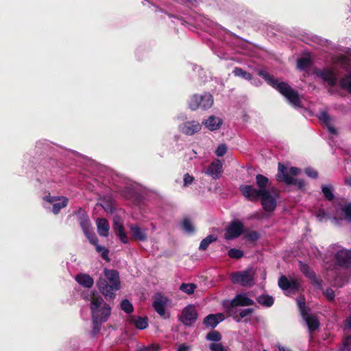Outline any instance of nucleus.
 Listing matches in <instances>:
<instances>
[{
  "label": "nucleus",
  "instance_id": "f257e3e1",
  "mask_svg": "<svg viewBox=\"0 0 351 351\" xmlns=\"http://www.w3.org/2000/svg\"><path fill=\"white\" fill-rule=\"evenodd\" d=\"M258 75L283 95L291 105L294 107L301 106L302 101L298 91L293 89L289 84L285 82H279L278 79L264 70L258 71Z\"/></svg>",
  "mask_w": 351,
  "mask_h": 351
},
{
  "label": "nucleus",
  "instance_id": "f03ea898",
  "mask_svg": "<svg viewBox=\"0 0 351 351\" xmlns=\"http://www.w3.org/2000/svg\"><path fill=\"white\" fill-rule=\"evenodd\" d=\"M104 274L105 278H100L97 282V286L106 298H113L114 291L121 288L119 272L114 269H105Z\"/></svg>",
  "mask_w": 351,
  "mask_h": 351
},
{
  "label": "nucleus",
  "instance_id": "7ed1b4c3",
  "mask_svg": "<svg viewBox=\"0 0 351 351\" xmlns=\"http://www.w3.org/2000/svg\"><path fill=\"white\" fill-rule=\"evenodd\" d=\"M300 172V169L298 167H292L288 170L285 165L279 162L278 173L276 176V180L280 182H284L287 186H295L298 189H302L305 186L304 180L293 178Z\"/></svg>",
  "mask_w": 351,
  "mask_h": 351
},
{
  "label": "nucleus",
  "instance_id": "20e7f679",
  "mask_svg": "<svg viewBox=\"0 0 351 351\" xmlns=\"http://www.w3.org/2000/svg\"><path fill=\"white\" fill-rule=\"evenodd\" d=\"M90 308L93 321L99 320L100 322H105L110 315V306L104 302L101 297L93 298Z\"/></svg>",
  "mask_w": 351,
  "mask_h": 351
},
{
  "label": "nucleus",
  "instance_id": "39448f33",
  "mask_svg": "<svg viewBox=\"0 0 351 351\" xmlns=\"http://www.w3.org/2000/svg\"><path fill=\"white\" fill-rule=\"evenodd\" d=\"M172 306V300L160 293H155V312L163 319H169Z\"/></svg>",
  "mask_w": 351,
  "mask_h": 351
},
{
  "label": "nucleus",
  "instance_id": "423d86ee",
  "mask_svg": "<svg viewBox=\"0 0 351 351\" xmlns=\"http://www.w3.org/2000/svg\"><path fill=\"white\" fill-rule=\"evenodd\" d=\"M213 104V97L210 93L204 95H193L189 101V107L191 110H196L199 108L203 110L210 108Z\"/></svg>",
  "mask_w": 351,
  "mask_h": 351
},
{
  "label": "nucleus",
  "instance_id": "0eeeda50",
  "mask_svg": "<svg viewBox=\"0 0 351 351\" xmlns=\"http://www.w3.org/2000/svg\"><path fill=\"white\" fill-rule=\"evenodd\" d=\"M233 284H241L243 287H252L254 285V274L249 270L235 271L230 274Z\"/></svg>",
  "mask_w": 351,
  "mask_h": 351
},
{
  "label": "nucleus",
  "instance_id": "6e6552de",
  "mask_svg": "<svg viewBox=\"0 0 351 351\" xmlns=\"http://www.w3.org/2000/svg\"><path fill=\"white\" fill-rule=\"evenodd\" d=\"M243 232V223L241 221L235 219L232 221L227 227L224 237L228 241L232 240L239 237Z\"/></svg>",
  "mask_w": 351,
  "mask_h": 351
},
{
  "label": "nucleus",
  "instance_id": "1a4fd4ad",
  "mask_svg": "<svg viewBox=\"0 0 351 351\" xmlns=\"http://www.w3.org/2000/svg\"><path fill=\"white\" fill-rule=\"evenodd\" d=\"M239 191L241 195L248 201L252 202H257L263 191L255 188L252 185L242 184L239 186Z\"/></svg>",
  "mask_w": 351,
  "mask_h": 351
},
{
  "label": "nucleus",
  "instance_id": "9d476101",
  "mask_svg": "<svg viewBox=\"0 0 351 351\" xmlns=\"http://www.w3.org/2000/svg\"><path fill=\"white\" fill-rule=\"evenodd\" d=\"M335 264L342 268H350L351 267V250L341 249L338 250L334 256Z\"/></svg>",
  "mask_w": 351,
  "mask_h": 351
},
{
  "label": "nucleus",
  "instance_id": "9b49d317",
  "mask_svg": "<svg viewBox=\"0 0 351 351\" xmlns=\"http://www.w3.org/2000/svg\"><path fill=\"white\" fill-rule=\"evenodd\" d=\"M299 267L302 273L308 278L311 284L316 286L319 289H322V280L318 278L315 272L305 263L299 261Z\"/></svg>",
  "mask_w": 351,
  "mask_h": 351
},
{
  "label": "nucleus",
  "instance_id": "f8f14e48",
  "mask_svg": "<svg viewBox=\"0 0 351 351\" xmlns=\"http://www.w3.org/2000/svg\"><path fill=\"white\" fill-rule=\"evenodd\" d=\"M197 313L193 305L186 306L182 312L180 320L187 326H192L197 320Z\"/></svg>",
  "mask_w": 351,
  "mask_h": 351
},
{
  "label": "nucleus",
  "instance_id": "ddd939ff",
  "mask_svg": "<svg viewBox=\"0 0 351 351\" xmlns=\"http://www.w3.org/2000/svg\"><path fill=\"white\" fill-rule=\"evenodd\" d=\"M43 199L53 205V213L56 215L66 207L68 203V199L65 197L46 195Z\"/></svg>",
  "mask_w": 351,
  "mask_h": 351
},
{
  "label": "nucleus",
  "instance_id": "4468645a",
  "mask_svg": "<svg viewBox=\"0 0 351 351\" xmlns=\"http://www.w3.org/2000/svg\"><path fill=\"white\" fill-rule=\"evenodd\" d=\"M223 172V164L219 159L214 160L206 168L205 173L211 176L213 179H219Z\"/></svg>",
  "mask_w": 351,
  "mask_h": 351
},
{
  "label": "nucleus",
  "instance_id": "2eb2a0df",
  "mask_svg": "<svg viewBox=\"0 0 351 351\" xmlns=\"http://www.w3.org/2000/svg\"><path fill=\"white\" fill-rule=\"evenodd\" d=\"M261 202L263 208L267 212H273L276 208V200L269 191L263 193Z\"/></svg>",
  "mask_w": 351,
  "mask_h": 351
},
{
  "label": "nucleus",
  "instance_id": "dca6fc26",
  "mask_svg": "<svg viewBox=\"0 0 351 351\" xmlns=\"http://www.w3.org/2000/svg\"><path fill=\"white\" fill-rule=\"evenodd\" d=\"M180 129L183 134L191 136L200 131L202 125L197 121H189L183 123Z\"/></svg>",
  "mask_w": 351,
  "mask_h": 351
},
{
  "label": "nucleus",
  "instance_id": "f3484780",
  "mask_svg": "<svg viewBox=\"0 0 351 351\" xmlns=\"http://www.w3.org/2000/svg\"><path fill=\"white\" fill-rule=\"evenodd\" d=\"M316 75L323 81L327 82L330 86H335L337 84V78L332 70L324 69L316 72Z\"/></svg>",
  "mask_w": 351,
  "mask_h": 351
},
{
  "label": "nucleus",
  "instance_id": "a211bd4d",
  "mask_svg": "<svg viewBox=\"0 0 351 351\" xmlns=\"http://www.w3.org/2000/svg\"><path fill=\"white\" fill-rule=\"evenodd\" d=\"M113 229L116 235L119 238L121 241L123 243H128V236L124 231L122 222L119 217H116L113 221Z\"/></svg>",
  "mask_w": 351,
  "mask_h": 351
},
{
  "label": "nucleus",
  "instance_id": "6ab92c4d",
  "mask_svg": "<svg viewBox=\"0 0 351 351\" xmlns=\"http://www.w3.org/2000/svg\"><path fill=\"white\" fill-rule=\"evenodd\" d=\"M223 319L224 316L221 313L210 314L204 317L203 323L207 328H214Z\"/></svg>",
  "mask_w": 351,
  "mask_h": 351
},
{
  "label": "nucleus",
  "instance_id": "aec40b11",
  "mask_svg": "<svg viewBox=\"0 0 351 351\" xmlns=\"http://www.w3.org/2000/svg\"><path fill=\"white\" fill-rule=\"evenodd\" d=\"M231 301L232 306H247L254 304V300L244 294H237Z\"/></svg>",
  "mask_w": 351,
  "mask_h": 351
},
{
  "label": "nucleus",
  "instance_id": "412c9836",
  "mask_svg": "<svg viewBox=\"0 0 351 351\" xmlns=\"http://www.w3.org/2000/svg\"><path fill=\"white\" fill-rule=\"evenodd\" d=\"M202 123L208 128L210 131H215L220 128L223 123L221 119L217 117L214 115L210 116L208 119L202 122Z\"/></svg>",
  "mask_w": 351,
  "mask_h": 351
},
{
  "label": "nucleus",
  "instance_id": "4be33fe9",
  "mask_svg": "<svg viewBox=\"0 0 351 351\" xmlns=\"http://www.w3.org/2000/svg\"><path fill=\"white\" fill-rule=\"evenodd\" d=\"M77 282L85 288H90L94 284V280L88 274H79L75 278Z\"/></svg>",
  "mask_w": 351,
  "mask_h": 351
},
{
  "label": "nucleus",
  "instance_id": "5701e85b",
  "mask_svg": "<svg viewBox=\"0 0 351 351\" xmlns=\"http://www.w3.org/2000/svg\"><path fill=\"white\" fill-rule=\"evenodd\" d=\"M96 223L98 234L101 237H107L110 230L108 220L104 218H98Z\"/></svg>",
  "mask_w": 351,
  "mask_h": 351
},
{
  "label": "nucleus",
  "instance_id": "b1692460",
  "mask_svg": "<svg viewBox=\"0 0 351 351\" xmlns=\"http://www.w3.org/2000/svg\"><path fill=\"white\" fill-rule=\"evenodd\" d=\"M130 232L135 239L145 241L147 239V233L146 229L141 228L135 225L130 227Z\"/></svg>",
  "mask_w": 351,
  "mask_h": 351
},
{
  "label": "nucleus",
  "instance_id": "393cba45",
  "mask_svg": "<svg viewBox=\"0 0 351 351\" xmlns=\"http://www.w3.org/2000/svg\"><path fill=\"white\" fill-rule=\"evenodd\" d=\"M128 322L130 324H133L136 328L143 330L147 327V319L144 317L138 316H131L128 319Z\"/></svg>",
  "mask_w": 351,
  "mask_h": 351
},
{
  "label": "nucleus",
  "instance_id": "a878e982",
  "mask_svg": "<svg viewBox=\"0 0 351 351\" xmlns=\"http://www.w3.org/2000/svg\"><path fill=\"white\" fill-rule=\"evenodd\" d=\"M320 121H322L327 127L328 130L331 133L335 134L337 131L334 127L331 125V117L326 112H322L319 117Z\"/></svg>",
  "mask_w": 351,
  "mask_h": 351
},
{
  "label": "nucleus",
  "instance_id": "bb28decb",
  "mask_svg": "<svg viewBox=\"0 0 351 351\" xmlns=\"http://www.w3.org/2000/svg\"><path fill=\"white\" fill-rule=\"evenodd\" d=\"M339 86L351 94V68L348 73L340 80Z\"/></svg>",
  "mask_w": 351,
  "mask_h": 351
},
{
  "label": "nucleus",
  "instance_id": "cd10ccee",
  "mask_svg": "<svg viewBox=\"0 0 351 351\" xmlns=\"http://www.w3.org/2000/svg\"><path fill=\"white\" fill-rule=\"evenodd\" d=\"M304 320L306 322L310 332H314L319 327V322L317 317L315 315H309L306 317Z\"/></svg>",
  "mask_w": 351,
  "mask_h": 351
},
{
  "label": "nucleus",
  "instance_id": "c85d7f7f",
  "mask_svg": "<svg viewBox=\"0 0 351 351\" xmlns=\"http://www.w3.org/2000/svg\"><path fill=\"white\" fill-rule=\"evenodd\" d=\"M256 183L258 189L262 190L263 193L269 191L267 189L269 183V179L266 176L261 174H257L256 176Z\"/></svg>",
  "mask_w": 351,
  "mask_h": 351
},
{
  "label": "nucleus",
  "instance_id": "c756f323",
  "mask_svg": "<svg viewBox=\"0 0 351 351\" xmlns=\"http://www.w3.org/2000/svg\"><path fill=\"white\" fill-rule=\"evenodd\" d=\"M256 301L261 305L265 307H271L274 303L273 297L267 294H262L258 296L256 298Z\"/></svg>",
  "mask_w": 351,
  "mask_h": 351
},
{
  "label": "nucleus",
  "instance_id": "7c9ffc66",
  "mask_svg": "<svg viewBox=\"0 0 351 351\" xmlns=\"http://www.w3.org/2000/svg\"><path fill=\"white\" fill-rule=\"evenodd\" d=\"M217 237L213 234L208 235L206 238H204L200 242V244L199 246V250L201 251H205L208 248L209 245L211 243L217 241Z\"/></svg>",
  "mask_w": 351,
  "mask_h": 351
},
{
  "label": "nucleus",
  "instance_id": "2f4dec72",
  "mask_svg": "<svg viewBox=\"0 0 351 351\" xmlns=\"http://www.w3.org/2000/svg\"><path fill=\"white\" fill-rule=\"evenodd\" d=\"M312 64V61L310 58L302 57L297 60V66L300 70H305L309 67Z\"/></svg>",
  "mask_w": 351,
  "mask_h": 351
},
{
  "label": "nucleus",
  "instance_id": "473e14b6",
  "mask_svg": "<svg viewBox=\"0 0 351 351\" xmlns=\"http://www.w3.org/2000/svg\"><path fill=\"white\" fill-rule=\"evenodd\" d=\"M232 73L235 76L241 77L247 80H251L252 79V75L250 73L243 70L240 67H235Z\"/></svg>",
  "mask_w": 351,
  "mask_h": 351
},
{
  "label": "nucleus",
  "instance_id": "72a5a7b5",
  "mask_svg": "<svg viewBox=\"0 0 351 351\" xmlns=\"http://www.w3.org/2000/svg\"><path fill=\"white\" fill-rule=\"evenodd\" d=\"M196 289L197 285L194 283H182L180 286V290L188 295L193 293Z\"/></svg>",
  "mask_w": 351,
  "mask_h": 351
},
{
  "label": "nucleus",
  "instance_id": "f704fd0d",
  "mask_svg": "<svg viewBox=\"0 0 351 351\" xmlns=\"http://www.w3.org/2000/svg\"><path fill=\"white\" fill-rule=\"evenodd\" d=\"M245 239L250 242H256L260 238V234L257 231L255 230H245Z\"/></svg>",
  "mask_w": 351,
  "mask_h": 351
},
{
  "label": "nucleus",
  "instance_id": "c9c22d12",
  "mask_svg": "<svg viewBox=\"0 0 351 351\" xmlns=\"http://www.w3.org/2000/svg\"><path fill=\"white\" fill-rule=\"evenodd\" d=\"M182 228L189 234L193 233L195 232V227L193 226L191 221L188 217L183 219L182 223Z\"/></svg>",
  "mask_w": 351,
  "mask_h": 351
},
{
  "label": "nucleus",
  "instance_id": "e433bc0d",
  "mask_svg": "<svg viewBox=\"0 0 351 351\" xmlns=\"http://www.w3.org/2000/svg\"><path fill=\"white\" fill-rule=\"evenodd\" d=\"M254 311V309L251 308L243 309L239 313V315H236L234 317V320L237 322H240L241 319L252 315Z\"/></svg>",
  "mask_w": 351,
  "mask_h": 351
},
{
  "label": "nucleus",
  "instance_id": "4c0bfd02",
  "mask_svg": "<svg viewBox=\"0 0 351 351\" xmlns=\"http://www.w3.org/2000/svg\"><path fill=\"white\" fill-rule=\"evenodd\" d=\"M322 191L324 197L326 199H328L329 201H332L334 199L335 196L332 193V186H322Z\"/></svg>",
  "mask_w": 351,
  "mask_h": 351
},
{
  "label": "nucleus",
  "instance_id": "58836bf2",
  "mask_svg": "<svg viewBox=\"0 0 351 351\" xmlns=\"http://www.w3.org/2000/svg\"><path fill=\"white\" fill-rule=\"evenodd\" d=\"M222 337L221 333L217 330H212L207 333L206 339L215 342L221 341Z\"/></svg>",
  "mask_w": 351,
  "mask_h": 351
},
{
  "label": "nucleus",
  "instance_id": "ea45409f",
  "mask_svg": "<svg viewBox=\"0 0 351 351\" xmlns=\"http://www.w3.org/2000/svg\"><path fill=\"white\" fill-rule=\"evenodd\" d=\"M278 284L282 290H289L290 289V280L285 276L280 277Z\"/></svg>",
  "mask_w": 351,
  "mask_h": 351
},
{
  "label": "nucleus",
  "instance_id": "a19ab883",
  "mask_svg": "<svg viewBox=\"0 0 351 351\" xmlns=\"http://www.w3.org/2000/svg\"><path fill=\"white\" fill-rule=\"evenodd\" d=\"M228 255L231 258L240 259L243 256L244 253L241 250L231 248L230 250H228Z\"/></svg>",
  "mask_w": 351,
  "mask_h": 351
},
{
  "label": "nucleus",
  "instance_id": "79ce46f5",
  "mask_svg": "<svg viewBox=\"0 0 351 351\" xmlns=\"http://www.w3.org/2000/svg\"><path fill=\"white\" fill-rule=\"evenodd\" d=\"M95 249H96V251L101 254V257L104 260H106L107 261H110V258L108 256L109 250L106 247L101 246L99 245H96Z\"/></svg>",
  "mask_w": 351,
  "mask_h": 351
},
{
  "label": "nucleus",
  "instance_id": "37998d69",
  "mask_svg": "<svg viewBox=\"0 0 351 351\" xmlns=\"http://www.w3.org/2000/svg\"><path fill=\"white\" fill-rule=\"evenodd\" d=\"M121 308L127 313H130L133 311V306L132 303L127 299H125L121 302Z\"/></svg>",
  "mask_w": 351,
  "mask_h": 351
},
{
  "label": "nucleus",
  "instance_id": "c03bdc74",
  "mask_svg": "<svg viewBox=\"0 0 351 351\" xmlns=\"http://www.w3.org/2000/svg\"><path fill=\"white\" fill-rule=\"evenodd\" d=\"M337 62L341 66L342 68L347 70L350 65V59L344 55H341L337 58Z\"/></svg>",
  "mask_w": 351,
  "mask_h": 351
},
{
  "label": "nucleus",
  "instance_id": "a18cd8bd",
  "mask_svg": "<svg viewBox=\"0 0 351 351\" xmlns=\"http://www.w3.org/2000/svg\"><path fill=\"white\" fill-rule=\"evenodd\" d=\"M227 150L228 147L226 144H219L215 150V154L219 157H222L226 154Z\"/></svg>",
  "mask_w": 351,
  "mask_h": 351
},
{
  "label": "nucleus",
  "instance_id": "49530a36",
  "mask_svg": "<svg viewBox=\"0 0 351 351\" xmlns=\"http://www.w3.org/2000/svg\"><path fill=\"white\" fill-rule=\"evenodd\" d=\"M341 210L344 214L345 219L351 221V202L342 207Z\"/></svg>",
  "mask_w": 351,
  "mask_h": 351
},
{
  "label": "nucleus",
  "instance_id": "de8ad7c7",
  "mask_svg": "<svg viewBox=\"0 0 351 351\" xmlns=\"http://www.w3.org/2000/svg\"><path fill=\"white\" fill-rule=\"evenodd\" d=\"M323 295L327 298L329 302H332L335 300V291L331 288H327L323 291Z\"/></svg>",
  "mask_w": 351,
  "mask_h": 351
},
{
  "label": "nucleus",
  "instance_id": "09e8293b",
  "mask_svg": "<svg viewBox=\"0 0 351 351\" xmlns=\"http://www.w3.org/2000/svg\"><path fill=\"white\" fill-rule=\"evenodd\" d=\"M84 234L86 235V238L89 240L90 243L95 245V246L96 245H98L97 238L93 232L89 230L88 232H84Z\"/></svg>",
  "mask_w": 351,
  "mask_h": 351
},
{
  "label": "nucleus",
  "instance_id": "8fccbe9b",
  "mask_svg": "<svg viewBox=\"0 0 351 351\" xmlns=\"http://www.w3.org/2000/svg\"><path fill=\"white\" fill-rule=\"evenodd\" d=\"M101 323L102 322H100V321H99V320H95V321L93 320V330L91 331V334H92L93 337H95L97 335V333L99 332Z\"/></svg>",
  "mask_w": 351,
  "mask_h": 351
},
{
  "label": "nucleus",
  "instance_id": "3c124183",
  "mask_svg": "<svg viewBox=\"0 0 351 351\" xmlns=\"http://www.w3.org/2000/svg\"><path fill=\"white\" fill-rule=\"evenodd\" d=\"M209 348L211 351H226V349L221 343H212L209 346Z\"/></svg>",
  "mask_w": 351,
  "mask_h": 351
},
{
  "label": "nucleus",
  "instance_id": "603ef678",
  "mask_svg": "<svg viewBox=\"0 0 351 351\" xmlns=\"http://www.w3.org/2000/svg\"><path fill=\"white\" fill-rule=\"evenodd\" d=\"M80 226H81V227H82V228L83 230L84 233L90 230V222H89V220L87 218L81 219Z\"/></svg>",
  "mask_w": 351,
  "mask_h": 351
},
{
  "label": "nucleus",
  "instance_id": "864d4df0",
  "mask_svg": "<svg viewBox=\"0 0 351 351\" xmlns=\"http://www.w3.org/2000/svg\"><path fill=\"white\" fill-rule=\"evenodd\" d=\"M195 178L193 176L189 175V173H185L183 178V186H188L193 183Z\"/></svg>",
  "mask_w": 351,
  "mask_h": 351
},
{
  "label": "nucleus",
  "instance_id": "5fc2aeb1",
  "mask_svg": "<svg viewBox=\"0 0 351 351\" xmlns=\"http://www.w3.org/2000/svg\"><path fill=\"white\" fill-rule=\"evenodd\" d=\"M237 306H232V301L230 302L228 306H226V311L229 316L234 317L237 314Z\"/></svg>",
  "mask_w": 351,
  "mask_h": 351
},
{
  "label": "nucleus",
  "instance_id": "6e6d98bb",
  "mask_svg": "<svg viewBox=\"0 0 351 351\" xmlns=\"http://www.w3.org/2000/svg\"><path fill=\"white\" fill-rule=\"evenodd\" d=\"M305 173L308 177L312 178H316L318 176L317 171L310 167L305 169Z\"/></svg>",
  "mask_w": 351,
  "mask_h": 351
},
{
  "label": "nucleus",
  "instance_id": "4d7b16f0",
  "mask_svg": "<svg viewBox=\"0 0 351 351\" xmlns=\"http://www.w3.org/2000/svg\"><path fill=\"white\" fill-rule=\"evenodd\" d=\"M300 284L295 279H292L290 280V290H298L299 288Z\"/></svg>",
  "mask_w": 351,
  "mask_h": 351
},
{
  "label": "nucleus",
  "instance_id": "13d9d810",
  "mask_svg": "<svg viewBox=\"0 0 351 351\" xmlns=\"http://www.w3.org/2000/svg\"><path fill=\"white\" fill-rule=\"evenodd\" d=\"M308 308H307V307L305 306H304V305L301 307V308L300 309V312L301 313V315L302 317V318L304 319L306 317H308L309 315H308Z\"/></svg>",
  "mask_w": 351,
  "mask_h": 351
},
{
  "label": "nucleus",
  "instance_id": "bf43d9fd",
  "mask_svg": "<svg viewBox=\"0 0 351 351\" xmlns=\"http://www.w3.org/2000/svg\"><path fill=\"white\" fill-rule=\"evenodd\" d=\"M351 346L348 341L343 342V347L339 349V351H350Z\"/></svg>",
  "mask_w": 351,
  "mask_h": 351
},
{
  "label": "nucleus",
  "instance_id": "052dcab7",
  "mask_svg": "<svg viewBox=\"0 0 351 351\" xmlns=\"http://www.w3.org/2000/svg\"><path fill=\"white\" fill-rule=\"evenodd\" d=\"M189 350H190V347L186 346L184 343L180 345L177 350V351H189Z\"/></svg>",
  "mask_w": 351,
  "mask_h": 351
},
{
  "label": "nucleus",
  "instance_id": "680f3d73",
  "mask_svg": "<svg viewBox=\"0 0 351 351\" xmlns=\"http://www.w3.org/2000/svg\"><path fill=\"white\" fill-rule=\"evenodd\" d=\"M345 326L347 328H351V315L345 320Z\"/></svg>",
  "mask_w": 351,
  "mask_h": 351
},
{
  "label": "nucleus",
  "instance_id": "e2e57ef3",
  "mask_svg": "<svg viewBox=\"0 0 351 351\" xmlns=\"http://www.w3.org/2000/svg\"><path fill=\"white\" fill-rule=\"evenodd\" d=\"M136 351H152V350L150 348H141L139 349H137Z\"/></svg>",
  "mask_w": 351,
  "mask_h": 351
},
{
  "label": "nucleus",
  "instance_id": "0e129e2a",
  "mask_svg": "<svg viewBox=\"0 0 351 351\" xmlns=\"http://www.w3.org/2000/svg\"><path fill=\"white\" fill-rule=\"evenodd\" d=\"M298 305L299 310H300L303 305H304V306H305L306 304H305L304 301L302 302L300 300H298Z\"/></svg>",
  "mask_w": 351,
  "mask_h": 351
},
{
  "label": "nucleus",
  "instance_id": "69168bd1",
  "mask_svg": "<svg viewBox=\"0 0 351 351\" xmlns=\"http://www.w3.org/2000/svg\"><path fill=\"white\" fill-rule=\"evenodd\" d=\"M346 184L350 186H351V177L346 178L345 180Z\"/></svg>",
  "mask_w": 351,
  "mask_h": 351
},
{
  "label": "nucleus",
  "instance_id": "338daca9",
  "mask_svg": "<svg viewBox=\"0 0 351 351\" xmlns=\"http://www.w3.org/2000/svg\"><path fill=\"white\" fill-rule=\"evenodd\" d=\"M348 278H345L341 284H339V287H342L344 284L348 282Z\"/></svg>",
  "mask_w": 351,
  "mask_h": 351
},
{
  "label": "nucleus",
  "instance_id": "774afa93",
  "mask_svg": "<svg viewBox=\"0 0 351 351\" xmlns=\"http://www.w3.org/2000/svg\"><path fill=\"white\" fill-rule=\"evenodd\" d=\"M279 350L280 351H291L290 349L285 348V347L279 348Z\"/></svg>",
  "mask_w": 351,
  "mask_h": 351
}]
</instances>
